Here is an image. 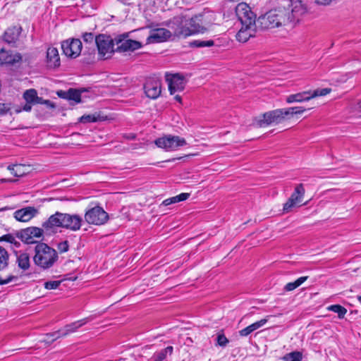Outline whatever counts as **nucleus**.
Segmentation results:
<instances>
[{
	"mask_svg": "<svg viewBox=\"0 0 361 361\" xmlns=\"http://www.w3.org/2000/svg\"><path fill=\"white\" fill-rule=\"evenodd\" d=\"M306 13L300 0H283L276 7L260 15L257 25L261 30L273 29L295 23Z\"/></svg>",
	"mask_w": 361,
	"mask_h": 361,
	"instance_id": "obj_1",
	"label": "nucleus"
},
{
	"mask_svg": "<svg viewBox=\"0 0 361 361\" xmlns=\"http://www.w3.org/2000/svg\"><path fill=\"white\" fill-rule=\"evenodd\" d=\"M82 219L78 214H70L56 212L42 224V228L48 234L55 231L56 227L65 228L73 231L80 229Z\"/></svg>",
	"mask_w": 361,
	"mask_h": 361,
	"instance_id": "obj_2",
	"label": "nucleus"
},
{
	"mask_svg": "<svg viewBox=\"0 0 361 361\" xmlns=\"http://www.w3.org/2000/svg\"><path fill=\"white\" fill-rule=\"evenodd\" d=\"M58 253L54 248L44 243H39L35 247L33 262L41 269L51 268L58 261Z\"/></svg>",
	"mask_w": 361,
	"mask_h": 361,
	"instance_id": "obj_3",
	"label": "nucleus"
},
{
	"mask_svg": "<svg viewBox=\"0 0 361 361\" xmlns=\"http://www.w3.org/2000/svg\"><path fill=\"white\" fill-rule=\"evenodd\" d=\"M162 25L171 30L172 35L178 38H186L191 35L187 18L184 16H175L163 22Z\"/></svg>",
	"mask_w": 361,
	"mask_h": 361,
	"instance_id": "obj_4",
	"label": "nucleus"
},
{
	"mask_svg": "<svg viewBox=\"0 0 361 361\" xmlns=\"http://www.w3.org/2000/svg\"><path fill=\"white\" fill-rule=\"evenodd\" d=\"M115 39L105 34H99L95 37V44L98 50V54L101 59H106L115 52L114 48Z\"/></svg>",
	"mask_w": 361,
	"mask_h": 361,
	"instance_id": "obj_5",
	"label": "nucleus"
},
{
	"mask_svg": "<svg viewBox=\"0 0 361 361\" xmlns=\"http://www.w3.org/2000/svg\"><path fill=\"white\" fill-rule=\"evenodd\" d=\"M44 231L43 228H40L35 226H30L26 228L20 229L15 232L16 236L20 239L23 243L25 244H38L39 242L35 238L41 239Z\"/></svg>",
	"mask_w": 361,
	"mask_h": 361,
	"instance_id": "obj_6",
	"label": "nucleus"
},
{
	"mask_svg": "<svg viewBox=\"0 0 361 361\" xmlns=\"http://www.w3.org/2000/svg\"><path fill=\"white\" fill-rule=\"evenodd\" d=\"M331 88L317 89L313 91H304L296 94H292L286 97V102L288 104L293 102H304L317 97L325 96L330 93Z\"/></svg>",
	"mask_w": 361,
	"mask_h": 361,
	"instance_id": "obj_7",
	"label": "nucleus"
},
{
	"mask_svg": "<svg viewBox=\"0 0 361 361\" xmlns=\"http://www.w3.org/2000/svg\"><path fill=\"white\" fill-rule=\"evenodd\" d=\"M155 145L166 151H173L187 144L186 140L176 135H167L155 140Z\"/></svg>",
	"mask_w": 361,
	"mask_h": 361,
	"instance_id": "obj_8",
	"label": "nucleus"
},
{
	"mask_svg": "<svg viewBox=\"0 0 361 361\" xmlns=\"http://www.w3.org/2000/svg\"><path fill=\"white\" fill-rule=\"evenodd\" d=\"M128 34H123L115 38V43L117 45L115 51L121 53L133 51L142 47L141 42L128 39Z\"/></svg>",
	"mask_w": 361,
	"mask_h": 361,
	"instance_id": "obj_9",
	"label": "nucleus"
},
{
	"mask_svg": "<svg viewBox=\"0 0 361 361\" xmlns=\"http://www.w3.org/2000/svg\"><path fill=\"white\" fill-rule=\"evenodd\" d=\"M108 219V214L99 206L92 207L85 214V219L90 224L102 225L107 221Z\"/></svg>",
	"mask_w": 361,
	"mask_h": 361,
	"instance_id": "obj_10",
	"label": "nucleus"
},
{
	"mask_svg": "<svg viewBox=\"0 0 361 361\" xmlns=\"http://www.w3.org/2000/svg\"><path fill=\"white\" fill-rule=\"evenodd\" d=\"M235 13L242 25H257L255 14L247 4H238L235 7Z\"/></svg>",
	"mask_w": 361,
	"mask_h": 361,
	"instance_id": "obj_11",
	"label": "nucleus"
},
{
	"mask_svg": "<svg viewBox=\"0 0 361 361\" xmlns=\"http://www.w3.org/2000/svg\"><path fill=\"white\" fill-rule=\"evenodd\" d=\"M165 78L171 94H173L176 92L183 91L185 89L186 80L183 75L180 73H166Z\"/></svg>",
	"mask_w": 361,
	"mask_h": 361,
	"instance_id": "obj_12",
	"label": "nucleus"
},
{
	"mask_svg": "<svg viewBox=\"0 0 361 361\" xmlns=\"http://www.w3.org/2000/svg\"><path fill=\"white\" fill-rule=\"evenodd\" d=\"M61 48L66 56L75 59L81 53L82 44L79 39H67L62 42Z\"/></svg>",
	"mask_w": 361,
	"mask_h": 361,
	"instance_id": "obj_13",
	"label": "nucleus"
},
{
	"mask_svg": "<svg viewBox=\"0 0 361 361\" xmlns=\"http://www.w3.org/2000/svg\"><path fill=\"white\" fill-rule=\"evenodd\" d=\"M146 96L155 99L161 94V80L158 78H148L144 84Z\"/></svg>",
	"mask_w": 361,
	"mask_h": 361,
	"instance_id": "obj_14",
	"label": "nucleus"
},
{
	"mask_svg": "<svg viewBox=\"0 0 361 361\" xmlns=\"http://www.w3.org/2000/svg\"><path fill=\"white\" fill-rule=\"evenodd\" d=\"M262 119L257 121L259 127H264L271 124H279L283 122V116L279 109L269 111L262 114Z\"/></svg>",
	"mask_w": 361,
	"mask_h": 361,
	"instance_id": "obj_15",
	"label": "nucleus"
},
{
	"mask_svg": "<svg viewBox=\"0 0 361 361\" xmlns=\"http://www.w3.org/2000/svg\"><path fill=\"white\" fill-rule=\"evenodd\" d=\"M204 16L202 14H198L190 19H187V23L191 35L197 33H204L207 30V23H205L203 20Z\"/></svg>",
	"mask_w": 361,
	"mask_h": 361,
	"instance_id": "obj_16",
	"label": "nucleus"
},
{
	"mask_svg": "<svg viewBox=\"0 0 361 361\" xmlns=\"http://www.w3.org/2000/svg\"><path fill=\"white\" fill-rule=\"evenodd\" d=\"M172 36L171 30L166 28H155L151 30L147 38V44L160 43L167 41Z\"/></svg>",
	"mask_w": 361,
	"mask_h": 361,
	"instance_id": "obj_17",
	"label": "nucleus"
},
{
	"mask_svg": "<svg viewBox=\"0 0 361 361\" xmlns=\"http://www.w3.org/2000/svg\"><path fill=\"white\" fill-rule=\"evenodd\" d=\"M23 57L20 53L12 54L10 51L4 49H0V65L7 64L13 66L22 61Z\"/></svg>",
	"mask_w": 361,
	"mask_h": 361,
	"instance_id": "obj_18",
	"label": "nucleus"
},
{
	"mask_svg": "<svg viewBox=\"0 0 361 361\" xmlns=\"http://www.w3.org/2000/svg\"><path fill=\"white\" fill-rule=\"evenodd\" d=\"M21 27L12 26L8 27L2 36V39L7 44L12 47L16 46V43L18 41L19 36L21 33Z\"/></svg>",
	"mask_w": 361,
	"mask_h": 361,
	"instance_id": "obj_19",
	"label": "nucleus"
},
{
	"mask_svg": "<svg viewBox=\"0 0 361 361\" xmlns=\"http://www.w3.org/2000/svg\"><path fill=\"white\" fill-rule=\"evenodd\" d=\"M258 25H242L241 28L236 35V39L240 42H246L250 37H255Z\"/></svg>",
	"mask_w": 361,
	"mask_h": 361,
	"instance_id": "obj_20",
	"label": "nucleus"
},
{
	"mask_svg": "<svg viewBox=\"0 0 361 361\" xmlns=\"http://www.w3.org/2000/svg\"><path fill=\"white\" fill-rule=\"evenodd\" d=\"M37 214V209L34 207H26L14 212L15 219L21 222H27Z\"/></svg>",
	"mask_w": 361,
	"mask_h": 361,
	"instance_id": "obj_21",
	"label": "nucleus"
},
{
	"mask_svg": "<svg viewBox=\"0 0 361 361\" xmlns=\"http://www.w3.org/2000/svg\"><path fill=\"white\" fill-rule=\"evenodd\" d=\"M91 317H86L80 320L74 322L71 324L66 325L63 329H61L62 336H66L67 335L73 333L77 331L80 327L84 326L87 322L91 321Z\"/></svg>",
	"mask_w": 361,
	"mask_h": 361,
	"instance_id": "obj_22",
	"label": "nucleus"
},
{
	"mask_svg": "<svg viewBox=\"0 0 361 361\" xmlns=\"http://www.w3.org/2000/svg\"><path fill=\"white\" fill-rule=\"evenodd\" d=\"M47 66L51 68H56L60 66V57L56 48H48L47 51Z\"/></svg>",
	"mask_w": 361,
	"mask_h": 361,
	"instance_id": "obj_23",
	"label": "nucleus"
},
{
	"mask_svg": "<svg viewBox=\"0 0 361 361\" xmlns=\"http://www.w3.org/2000/svg\"><path fill=\"white\" fill-rule=\"evenodd\" d=\"M16 257V264L18 267L23 270L27 271L30 267V258L28 253L21 251H14Z\"/></svg>",
	"mask_w": 361,
	"mask_h": 361,
	"instance_id": "obj_24",
	"label": "nucleus"
},
{
	"mask_svg": "<svg viewBox=\"0 0 361 361\" xmlns=\"http://www.w3.org/2000/svg\"><path fill=\"white\" fill-rule=\"evenodd\" d=\"M173 347L171 345L167 346L166 348L154 353L147 361H164L166 360L168 356H171L173 354Z\"/></svg>",
	"mask_w": 361,
	"mask_h": 361,
	"instance_id": "obj_25",
	"label": "nucleus"
},
{
	"mask_svg": "<svg viewBox=\"0 0 361 361\" xmlns=\"http://www.w3.org/2000/svg\"><path fill=\"white\" fill-rule=\"evenodd\" d=\"M23 99L27 103L36 104L37 102H42V97L37 96V90L35 89H29L24 92L23 95Z\"/></svg>",
	"mask_w": 361,
	"mask_h": 361,
	"instance_id": "obj_26",
	"label": "nucleus"
},
{
	"mask_svg": "<svg viewBox=\"0 0 361 361\" xmlns=\"http://www.w3.org/2000/svg\"><path fill=\"white\" fill-rule=\"evenodd\" d=\"M190 193L183 192V193H180V194L176 195V196H174V197L166 199L165 200H164L162 202L161 204H163L164 206H168V205H170L171 204H175V203H177V202H180L186 200L190 197Z\"/></svg>",
	"mask_w": 361,
	"mask_h": 361,
	"instance_id": "obj_27",
	"label": "nucleus"
},
{
	"mask_svg": "<svg viewBox=\"0 0 361 361\" xmlns=\"http://www.w3.org/2000/svg\"><path fill=\"white\" fill-rule=\"evenodd\" d=\"M305 188L302 183L296 185L294 192L290 195V198L298 204L302 201V197L305 195Z\"/></svg>",
	"mask_w": 361,
	"mask_h": 361,
	"instance_id": "obj_28",
	"label": "nucleus"
},
{
	"mask_svg": "<svg viewBox=\"0 0 361 361\" xmlns=\"http://www.w3.org/2000/svg\"><path fill=\"white\" fill-rule=\"evenodd\" d=\"M214 44V40L209 39V40H202V39H195L192 40L189 42V47H197V48H202V47H212Z\"/></svg>",
	"mask_w": 361,
	"mask_h": 361,
	"instance_id": "obj_29",
	"label": "nucleus"
},
{
	"mask_svg": "<svg viewBox=\"0 0 361 361\" xmlns=\"http://www.w3.org/2000/svg\"><path fill=\"white\" fill-rule=\"evenodd\" d=\"M8 257L9 255L6 250L0 246V271L8 267Z\"/></svg>",
	"mask_w": 361,
	"mask_h": 361,
	"instance_id": "obj_30",
	"label": "nucleus"
},
{
	"mask_svg": "<svg viewBox=\"0 0 361 361\" xmlns=\"http://www.w3.org/2000/svg\"><path fill=\"white\" fill-rule=\"evenodd\" d=\"M308 276H301L293 282H289L284 286V290L292 291L302 285L307 279Z\"/></svg>",
	"mask_w": 361,
	"mask_h": 361,
	"instance_id": "obj_31",
	"label": "nucleus"
},
{
	"mask_svg": "<svg viewBox=\"0 0 361 361\" xmlns=\"http://www.w3.org/2000/svg\"><path fill=\"white\" fill-rule=\"evenodd\" d=\"M85 90L84 88L76 90V89H69V97L68 100L73 101L75 103L78 104L81 102V94L84 92Z\"/></svg>",
	"mask_w": 361,
	"mask_h": 361,
	"instance_id": "obj_32",
	"label": "nucleus"
},
{
	"mask_svg": "<svg viewBox=\"0 0 361 361\" xmlns=\"http://www.w3.org/2000/svg\"><path fill=\"white\" fill-rule=\"evenodd\" d=\"M24 166L22 164H13L8 166V170L16 177H21L25 172L23 171Z\"/></svg>",
	"mask_w": 361,
	"mask_h": 361,
	"instance_id": "obj_33",
	"label": "nucleus"
},
{
	"mask_svg": "<svg viewBox=\"0 0 361 361\" xmlns=\"http://www.w3.org/2000/svg\"><path fill=\"white\" fill-rule=\"evenodd\" d=\"M16 238L17 237L16 236L15 233H8L1 236L0 238V241H6L10 243L11 244L13 245L15 247L18 248L20 246V243L16 240Z\"/></svg>",
	"mask_w": 361,
	"mask_h": 361,
	"instance_id": "obj_34",
	"label": "nucleus"
},
{
	"mask_svg": "<svg viewBox=\"0 0 361 361\" xmlns=\"http://www.w3.org/2000/svg\"><path fill=\"white\" fill-rule=\"evenodd\" d=\"M302 359V354L299 351L291 352L283 357V361H301Z\"/></svg>",
	"mask_w": 361,
	"mask_h": 361,
	"instance_id": "obj_35",
	"label": "nucleus"
},
{
	"mask_svg": "<svg viewBox=\"0 0 361 361\" xmlns=\"http://www.w3.org/2000/svg\"><path fill=\"white\" fill-rule=\"evenodd\" d=\"M328 309L334 312L337 313L338 317L340 319L343 318L347 312V310L340 305H332L329 306Z\"/></svg>",
	"mask_w": 361,
	"mask_h": 361,
	"instance_id": "obj_36",
	"label": "nucleus"
},
{
	"mask_svg": "<svg viewBox=\"0 0 361 361\" xmlns=\"http://www.w3.org/2000/svg\"><path fill=\"white\" fill-rule=\"evenodd\" d=\"M84 62L90 64L94 62L95 61V49L93 47L92 49H90L88 51H85L84 54Z\"/></svg>",
	"mask_w": 361,
	"mask_h": 361,
	"instance_id": "obj_37",
	"label": "nucleus"
},
{
	"mask_svg": "<svg viewBox=\"0 0 361 361\" xmlns=\"http://www.w3.org/2000/svg\"><path fill=\"white\" fill-rule=\"evenodd\" d=\"M99 121V116L95 114L83 115L79 118V122L82 123H94Z\"/></svg>",
	"mask_w": 361,
	"mask_h": 361,
	"instance_id": "obj_38",
	"label": "nucleus"
},
{
	"mask_svg": "<svg viewBox=\"0 0 361 361\" xmlns=\"http://www.w3.org/2000/svg\"><path fill=\"white\" fill-rule=\"evenodd\" d=\"M298 204L290 197L288 198L287 202L283 204V213H288Z\"/></svg>",
	"mask_w": 361,
	"mask_h": 361,
	"instance_id": "obj_39",
	"label": "nucleus"
},
{
	"mask_svg": "<svg viewBox=\"0 0 361 361\" xmlns=\"http://www.w3.org/2000/svg\"><path fill=\"white\" fill-rule=\"evenodd\" d=\"M46 337H47V338H46L45 341L47 343H51V342L56 341V339L59 338L60 337H63V336H62V334L61 333V329H60L57 331L47 334L46 335Z\"/></svg>",
	"mask_w": 361,
	"mask_h": 361,
	"instance_id": "obj_40",
	"label": "nucleus"
},
{
	"mask_svg": "<svg viewBox=\"0 0 361 361\" xmlns=\"http://www.w3.org/2000/svg\"><path fill=\"white\" fill-rule=\"evenodd\" d=\"M33 104H31V103H27L26 102L24 105L23 106H15L13 107V109H14V112L16 114H19L20 113L21 111H27V112H30L31 110H32V106Z\"/></svg>",
	"mask_w": 361,
	"mask_h": 361,
	"instance_id": "obj_41",
	"label": "nucleus"
},
{
	"mask_svg": "<svg viewBox=\"0 0 361 361\" xmlns=\"http://www.w3.org/2000/svg\"><path fill=\"white\" fill-rule=\"evenodd\" d=\"M82 37L85 43L90 44L94 47V40L95 41V37L92 32H84Z\"/></svg>",
	"mask_w": 361,
	"mask_h": 361,
	"instance_id": "obj_42",
	"label": "nucleus"
},
{
	"mask_svg": "<svg viewBox=\"0 0 361 361\" xmlns=\"http://www.w3.org/2000/svg\"><path fill=\"white\" fill-rule=\"evenodd\" d=\"M61 281H49L44 283V288L47 290H54L59 288Z\"/></svg>",
	"mask_w": 361,
	"mask_h": 361,
	"instance_id": "obj_43",
	"label": "nucleus"
},
{
	"mask_svg": "<svg viewBox=\"0 0 361 361\" xmlns=\"http://www.w3.org/2000/svg\"><path fill=\"white\" fill-rule=\"evenodd\" d=\"M228 339L224 334H219L216 337V345L221 347H225L228 343Z\"/></svg>",
	"mask_w": 361,
	"mask_h": 361,
	"instance_id": "obj_44",
	"label": "nucleus"
},
{
	"mask_svg": "<svg viewBox=\"0 0 361 361\" xmlns=\"http://www.w3.org/2000/svg\"><path fill=\"white\" fill-rule=\"evenodd\" d=\"M57 249L61 253L66 252L69 250V243L68 240H64L58 243Z\"/></svg>",
	"mask_w": 361,
	"mask_h": 361,
	"instance_id": "obj_45",
	"label": "nucleus"
},
{
	"mask_svg": "<svg viewBox=\"0 0 361 361\" xmlns=\"http://www.w3.org/2000/svg\"><path fill=\"white\" fill-rule=\"evenodd\" d=\"M281 110V113L283 116V121L286 119H290L293 117V111H291L290 107L286 109H279Z\"/></svg>",
	"mask_w": 361,
	"mask_h": 361,
	"instance_id": "obj_46",
	"label": "nucleus"
},
{
	"mask_svg": "<svg viewBox=\"0 0 361 361\" xmlns=\"http://www.w3.org/2000/svg\"><path fill=\"white\" fill-rule=\"evenodd\" d=\"M267 322V319H261V320H259L258 322H256L250 324V329H252V330L254 331L259 329L260 327H262Z\"/></svg>",
	"mask_w": 361,
	"mask_h": 361,
	"instance_id": "obj_47",
	"label": "nucleus"
},
{
	"mask_svg": "<svg viewBox=\"0 0 361 361\" xmlns=\"http://www.w3.org/2000/svg\"><path fill=\"white\" fill-rule=\"evenodd\" d=\"M291 111H293V116L302 114L306 111V109L302 106H293L290 107Z\"/></svg>",
	"mask_w": 361,
	"mask_h": 361,
	"instance_id": "obj_48",
	"label": "nucleus"
},
{
	"mask_svg": "<svg viewBox=\"0 0 361 361\" xmlns=\"http://www.w3.org/2000/svg\"><path fill=\"white\" fill-rule=\"evenodd\" d=\"M16 279V276L10 275L6 279H4L0 275V285H5L11 282L13 279Z\"/></svg>",
	"mask_w": 361,
	"mask_h": 361,
	"instance_id": "obj_49",
	"label": "nucleus"
},
{
	"mask_svg": "<svg viewBox=\"0 0 361 361\" xmlns=\"http://www.w3.org/2000/svg\"><path fill=\"white\" fill-rule=\"evenodd\" d=\"M252 332H253V331L252 330V329H250V326L249 325L248 326H247V327L243 329L242 330H240L239 331V334L241 336H247Z\"/></svg>",
	"mask_w": 361,
	"mask_h": 361,
	"instance_id": "obj_50",
	"label": "nucleus"
},
{
	"mask_svg": "<svg viewBox=\"0 0 361 361\" xmlns=\"http://www.w3.org/2000/svg\"><path fill=\"white\" fill-rule=\"evenodd\" d=\"M37 104H45L49 109H54L56 106L55 104L53 102H51L50 100L44 99L42 97V102H37Z\"/></svg>",
	"mask_w": 361,
	"mask_h": 361,
	"instance_id": "obj_51",
	"label": "nucleus"
},
{
	"mask_svg": "<svg viewBox=\"0 0 361 361\" xmlns=\"http://www.w3.org/2000/svg\"><path fill=\"white\" fill-rule=\"evenodd\" d=\"M57 95L62 99L68 100L69 90L68 91L59 90L57 92Z\"/></svg>",
	"mask_w": 361,
	"mask_h": 361,
	"instance_id": "obj_52",
	"label": "nucleus"
},
{
	"mask_svg": "<svg viewBox=\"0 0 361 361\" xmlns=\"http://www.w3.org/2000/svg\"><path fill=\"white\" fill-rule=\"evenodd\" d=\"M9 109L6 104L0 103V115L6 114Z\"/></svg>",
	"mask_w": 361,
	"mask_h": 361,
	"instance_id": "obj_53",
	"label": "nucleus"
},
{
	"mask_svg": "<svg viewBox=\"0 0 361 361\" xmlns=\"http://www.w3.org/2000/svg\"><path fill=\"white\" fill-rule=\"evenodd\" d=\"M124 137L128 139V140H133L135 139L136 137V135L134 133H130V134H128V135H124Z\"/></svg>",
	"mask_w": 361,
	"mask_h": 361,
	"instance_id": "obj_54",
	"label": "nucleus"
},
{
	"mask_svg": "<svg viewBox=\"0 0 361 361\" xmlns=\"http://www.w3.org/2000/svg\"><path fill=\"white\" fill-rule=\"evenodd\" d=\"M355 111L361 116V101L357 104Z\"/></svg>",
	"mask_w": 361,
	"mask_h": 361,
	"instance_id": "obj_55",
	"label": "nucleus"
},
{
	"mask_svg": "<svg viewBox=\"0 0 361 361\" xmlns=\"http://www.w3.org/2000/svg\"><path fill=\"white\" fill-rule=\"evenodd\" d=\"M174 99L178 102L179 103H181L182 102V98L180 95L177 94L174 97Z\"/></svg>",
	"mask_w": 361,
	"mask_h": 361,
	"instance_id": "obj_56",
	"label": "nucleus"
},
{
	"mask_svg": "<svg viewBox=\"0 0 361 361\" xmlns=\"http://www.w3.org/2000/svg\"><path fill=\"white\" fill-rule=\"evenodd\" d=\"M0 181L1 183H6V182H13L14 180H11V179L2 178V179L0 180Z\"/></svg>",
	"mask_w": 361,
	"mask_h": 361,
	"instance_id": "obj_57",
	"label": "nucleus"
},
{
	"mask_svg": "<svg viewBox=\"0 0 361 361\" xmlns=\"http://www.w3.org/2000/svg\"><path fill=\"white\" fill-rule=\"evenodd\" d=\"M357 299L361 302V295L357 296Z\"/></svg>",
	"mask_w": 361,
	"mask_h": 361,
	"instance_id": "obj_58",
	"label": "nucleus"
}]
</instances>
